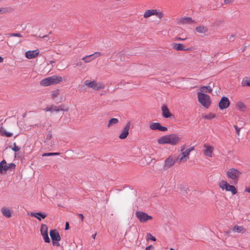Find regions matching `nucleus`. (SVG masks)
Masks as SVG:
<instances>
[{"mask_svg":"<svg viewBox=\"0 0 250 250\" xmlns=\"http://www.w3.org/2000/svg\"><path fill=\"white\" fill-rule=\"evenodd\" d=\"M180 138L176 134H171L161 137L158 140L159 144H168L171 145H175L179 142Z\"/></svg>","mask_w":250,"mask_h":250,"instance_id":"nucleus-1","label":"nucleus"},{"mask_svg":"<svg viewBox=\"0 0 250 250\" xmlns=\"http://www.w3.org/2000/svg\"><path fill=\"white\" fill-rule=\"evenodd\" d=\"M242 172L238 169L231 167L229 168L226 172V176L228 179L231 180L230 183L237 184Z\"/></svg>","mask_w":250,"mask_h":250,"instance_id":"nucleus-2","label":"nucleus"},{"mask_svg":"<svg viewBox=\"0 0 250 250\" xmlns=\"http://www.w3.org/2000/svg\"><path fill=\"white\" fill-rule=\"evenodd\" d=\"M197 95L199 103L206 108H208L211 104L210 97L202 92H197Z\"/></svg>","mask_w":250,"mask_h":250,"instance_id":"nucleus-3","label":"nucleus"},{"mask_svg":"<svg viewBox=\"0 0 250 250\" xmlns=\"http://www.w3.org/2000/svg\"><path fill=\"white\" fill-rule=\"evenodd\" d=\"M6 37L8 38L7 41V45L9 46H16L18 43H21V41H18L14 39H11V38L13 37L22 38L23 37V36L21 34L19 33H13L6 34Z\"/></svg>","mask_w":250,"mask_h":250,"instance_id":"nucleus-4","label":"nucleus"},{"mask_svg":"<svg viewBox=\"0 0 250 250\" xmlns=\"http://www.w3.org/2000/svg\"><path fill=\"white\" fill-rule=\"evenodd\" d=\"M219 186L222 190L230 191L232 195L236 194L237 192L235 187L233 185H229L227 181L224 180L220 181Z\"/></svg>","mask_w":250,"mask_h":250,"instance_id":"nucleus-5","label":"nucleus"},{"mask_svg":"<svg viewBox=\"0 0 250 250\" xmlns=\"http://www.w3.org/2000/svg\"><path fill=\"white\" fill-rule=\"evenodd\" d=\"M135 216L141 223H145L148 220H152L153 219V217L151 216L148 215L147 213L142 211H136L135 212Z\"/></svg>","mask_w":250,"mask_h":250,"instance_id":"nucleus-6","label":"nucleus"},{"mask_svg":"<svg viewBox=\"0 0 250 250\" xmlns=\"http://www.w3.org/2000/svg\"><path fill=\"white\" fill-rule=\"evenodd\" d=\"M49 234L52 241L53 245L57 247L60 246L59 241L61 240V237L58 231L56 229H51Z\"/></svg>","mask_w":250,"mask_h":250,"instance_id":"nucleus-7","label":"nucleus"},{"mask_svg":"<svg viewBox=\"0 0 250 250\" xmlns=\"http://www.w3.org/2000/svg\"><path fill=\"white\" fill-rule=\"evenodd\" d=\"M156 16L159 19H161L164 17L163 13L159 11L156 9H149L146 10L144 14V17L145 18H148L151 16Z\"/></svg>","mask_w":250,"mask_h":250,"instance_id":"nucleus-8","label":"nucleus"},{"mask_svg":"<svg viewBox=\"0 0 250 250\" xmlns=\"http://www.w3.org/2000/svg\"><path fill=\"white\" fill-rule=\"evenodd\" d=\"M16 165L14 163L7 164L5 160H3L0 162V173H2L9 169H15Z\"/></svg>","mask_w":250,"mask_h":250,"instance_id":"nucleus-9","label":"nucleus"},{"mask_svg":"<svg viewBox=\"0 0 250 250\" xmlns=\"http://www.w3.org/2000/svg\"><path fill=\"white\" fill-rule=\"evenodd\" d=\"M213 150L214 147L212 146L207 144L203 145V152L206 156L209 158L212 157Z\"/></svg>","mask_w":250,"mask_h":250,"instance_id":"nucleus-10","label":"nucleus"},{"mask_svg":"<svg viewBox=\"0 0 250 250\" xmlns=\"http://www.w3.org/2000/svg\"><path fill=\"white\" fill-rule=\"evenodd\" d=\"M44 110L46 112L50 111V112H58L60 111H67L68 109H64L62 107V105L56 106L54 104H52L49 106H47L44 109Z\"/></svg>","mask_w":250,"mask_h":250,"instance_id":"nucleus-11","label":"nucleus"},{"mask_svg":"<svg viewBox=\"0 0 250 250\" xmlns=\"http://www.w3.org/2000/svg\"><path fill=\"white\" fill-rule=\"evenodd\" d=\"M176 159L171 156H169L167 158L164 162L163 166L164 170H166L172 167L176 163Z\"/></svg>","mask_w":250,"mask_h":250,"instance_id":"nucleus-12","label":"nucleus"},{"mask_svg":"<svg viewBox=\"0 0 250 250\" xmlns=\"http://www.w3.org/2000/svg\"><path fill=\"white\" fill-rule=\"evenodd\" d=\"M194 147H191L186 149V150H184V151L182 152V157H178L180 162L187 161L189 159L188 155H189L190 152L194 150Z\"/></svg>","mask_w":250,"mask_h":250,"instance_id":"nucleus-13","label":"nucleus"},{"mask_svg":"<svg viewBox=\"0 0 250 250\" xmlns=\"http://www.w3.org/2000/svg\"><path fill=\"white\" fill-rule=\"evenodd\" d=\"M229 104L230 102L228 98L223 97L219 103V107L221 109H226L229 106Z\"/></svg>","mask_w":250,"mask_h":250,"instance_id":"nucleus-14","label":"nucleus"},{"mask_svg":"<svg viewBox=\"0 0 250 250\" xmlns=\"http://www.w3.org/2000/svg\"><path fill=\"white\" fill-rule=\"evenodd\" d=\"M130 127V123L128 122L123 129V130L120 134L119 137L121 139H124L127 137L129 134V130Z\"/></svg>","mask_w":250,"mask_h":250,"instance_id":"nucleus-15","label":"nucleus"},{"mask_svg":"<svg viewBox=\"0 0 250 250\" xmlns=\"http://www.w3.org/2000/svg\"><path fill=\"white\" fill-rule=\"evenodd\" d=\"M101 55V54L100 52H96L93 54L83 57L82 58V60L85 63H88L91 62L92 60H94L96 58L100 56Z\"/></svg>","mask_w":250,"mask_h":250,"instance_id":"nucleus-16","label":"nucleus"},{"mask_svg":"<svg viewBox=\"0 0 250 250\" xmlns=\"http://www.w3.org/2000/svg\"><path fill=\"white\" fill-rule=\"evenodd\" d=\"M39 53V51L38 49L34 50H29L25 52V56L26 58L28 59H31L35 58L36 56L38 55Z\"/></svg>","mask_w":250,"mask_h":250,"instance_id":"nucleus-17","label":"nucleus"},{"mask_svg":"<svg viewBox=\"0 0 250 250\" xmlns=\"http://www.w3.org/2000/svg\"><path fill=\"white\" fill-rule=\"evenodd\" d=\"M178 22L179 24L183 25L192 24L195 23V21L191 18L185 17L180 18Z\"/></svg>","mask_w":250,"mask_h":250,"instance_id":"nucleus-18","label":"nucleus"},{"mask_svg":"<svg viewBox=\"0 0 250 250\" xmlns=\"http://www.w3.org/2000/svg\"><path fill=\"white\" fill-rule=\"evenodd\" d=\"M162 116L165 118H170L172 116V114L169 112L167 106L164 104L162 106Z\"/></svg>","mask_w":250,"mask_h":250,"instance_id":"nucleus-19","label":"nucleus"},{"mask_svg":"<svg viewBox=\"0 0 250 250\" xmlns=\"http://www.w3.org/2000/svg\"><path fill=\"white\" fill-rule=\"evenodd\" d=\"M1 212L2 215L9 218L12 216V211L7 207H4L1 208Z\"/></svg>","mask_w":250,"mask_h":250,"instance_id":"nucleus-20","label":"nucleus"},{"mask_svg":"<svg viewBox=\"0 0 250 250\" xmlns=\"http://www.w3.org/2000/svg\"><path fill=\"white\" fill-rule=\"evenodd\" d=\"M171 45L172 48L177 51H187L188 50V48H185L184 45L182 43H173Z\"/></svg>","mask_w":250,"mask_h":250,"instance_id":"nucleus-21","label":"nucleus"},{"mask_svg":"<svg viewBox=\"0 0 250 250\" xmlns=\"http://www.w3.org/2000/svg\"><path fill=\"white\" fill-rule=\"evenodd\" d=\"M52 84H56L61 83L62 81V78L61 76L57 75H53L50 76Z\"/></svg>","mask_w":250,"mask_h":250,"instance_id":"nucleus-22","label":"nucleus"},{"mask_svg":"<svg viewBox=\"0 0 250 250\" xmlns=\"http://www.w3.org/2000/svg\"><path fill=\"white\" fill-rule=\"evenodd\" d=\"M30 216L36 218L39 221H41V218L44 219L47 216V215L45 213L39 212L37 213L31 212Z\"/></svg>","mask_w":250,"mask_h":250,"instance_id":"nucleus-23","label":"nucleus"},{"mask_svg":"<svg viewBox=\"0 0 250 250\" xmlns=\"http://www.w3.org/2000/svg\"><path fill=\"white\" fill-rule=\"evenodd\" d=\"M196 31L198 33L205 34L208 32V28L205 25H199L195 28Z\"/></svg>","mask_w":250,"mask_h":250,"instance_id":"nucleus-24","label":"nucleus"},{"mask_svg":"<svg viewBox=\"0 0 250 250\" xmlns=\"http://www.w3.org/2000/svg\"><path fill=\"white\" fill-rule=\"evenodd\" d=\"M40 84L43 86H47L49 85H53L50 77L42 79L40 82Z\"/></svg>","mask_w":250,"mask_h":250,"instance_id":"nucleus-25","label":"nucleus"},{"mask_svg":"<svg viewBox=\"0 0 250 250\" xmlns=\"http://www.w3.org/2000/svg\"><path fill=\"white\" fill-rule=\"evenodd\" d=\"M232 231L234 232L244 233L246 231V229L242 226L235 225L232 229Z\"/></svg>","mask_w":250,"mask_h":250,"instance_id":"nucleus-26","label":"nucleus"},{"mask_svg":"<svg viewBox=\"0 0 250 250\" xmlns=\"http://www.w3.org/2000/svg\"><path fill=\"white\" fill-rule=\"evenodd\" d=\"M236 107L238 109L241 111H244L246 109V105L241 101H239L236 103Z\"/></svg>","mask_w":250,"mask_h":250,"instance_id":"nucleus-27","label":"nucleus"},{"mask_svg":"<svg viewBox=\"0 0 250 250\" xmlns=\"http://www.w3.org/2000/svg\"><path fill=\"white\" fill-rule=\"evenodd\" d=\"M241 85L242 86H250V77H244L242 81Z\"/></svg>","mask_w":250,"mask_h":250,"instance_id":"nucleus-28","label":"nucleus"},{"mask_svg":"<svg viewBox=\"0 0 250 250\" xmlns=\"http://www.w3.org/2000/svg\"><path fill=\"white\" fill-rule=\"evenodd\" d=\"M95 81H90L89 80H87L84 81V83L88 87L92 88L94 90H95Z\"/></svg>","mask_w":250,"mask_h":250,"instance_id":"nucleus-29","label":"nucleus"},{"mask_svg":"<svg viewBox=\"0 0 250 250\" xmlns=\"http://www.w3.org/2000/svg\"><path fill=\"white\" fill-rule=\"evenodd\" d=\"M119 122V120L117 118H111L108 122L107 125V127L108 128L111 127V126L115 125L118 124Z\"/></svg>","mask_w":250,"mask_h":250,"instance_id":"nucleus-30","label":"nucleus"},{"mask_svg":"<svg viewBox=\"0 0 250 250\" xmlns=\"http://www.w3.org/2000/svg\"><path fill=\"white\" fill-rule=\"evenodd\" d=\"M201 92H208V93H211L212 91V89L211 87L209 86H202L200 88Z\"/></svg>","mask_w":250,"mask_h":250,"instance_id":"nucleus-31","label":"nucleus"},{"mask_svg":"<svg viewBox=\"0 0 250 250\" xmlns=\"http://www.w3.org/2000/svg\"><path fill=\"white\" fill-rule=\"evenodd\" d=\"M0 133L2 136H5L8 137H11L13 135L12 133L7 132L5 129L2 128L0 129Z\"/></svg>","mask_w":250,"mask_h":250,"instance_id":"nucleus-32","label":"nucleus"},{"mask_svg":"<svg viewBox=\"0 0 250 250\" xmlns=\"http://www.w3.org/2000/svg\"><path fill=\"white\" fill-rule=\"evenodd\" d=\"M160 124L159 123H152L150 124L149 127L152 130H159Z\"/></svg>","mask_w":250,"mask_h":250,"instance_id":"nucleus-33","label":"nucleus"},{"mask_svg":"<svg viewBox=\"0 0 250 250\" xmlns=\"http://www.w3.org/2000/svg\"><path fill=\"white\" fill-rule=\"evenodd\" d=\"M105 87V85L102 83H95V90H98L101 89H104Z\"/></svg>","mask_w":250,"mask_h":250,"instance_id":"nucleus-34","label":"nucleus"},{"mask_svg":"<svg viewBox=\"0 0 250 250\" xmlns=\"http://www.w3.org/2000/svg\"><path fill=\"white\" fill-rule=\"evenodd\" d=\"M41 234L48 233V227H47V225H44V224L41 225Z\"/></svg>","mask_w":250,"mask_h":250,"instance_id":"nucleus-35","label":"nucleus"},{"mask_svg":"<svg viewBox=\"0 0 250 250\" xmlns=\"http://www.w3.org/2000/svg\"><path fill=\"white\" fill-rule=\"evenodd\" d=\"M149 240H152L153 241H156V239L150 233H146V241H148Z\"/></svg>","mask_w":250,"mask_h":250,"instance_id":"nucleus-36","label":"nucleus"},{"mask_svg":"<svg viewBox=\"0 0 250 250\" xmlns=\"http://www.w3.org/2000/svg\"><path fill=\"white\" fill-rule=\"evenodd\" d=\"M44 241L46 243H49L50 242V238L48 236V233H43L42 234Z\"/></svg>","mask_w":250,"mask_h":250,"instance_id":"nucleus-37","label":"nucleus"},{"mask_svg":"<svg viewBox=\"0 0 250 250\" xmlns=\"http://www.w3.org/2000/svg\"><path fill=\"white\" fill-rule=\"evenodd\" d=\"M60 154V153L59 152L44 153L42 154V156H55V155H59Z\"/></svg>","mask_w":250,"mask_h":250,"instance_id":"nucleus-38","label":"nucleus"},{"mask_svg":"<svg viewBox=\"0 0 250 250\" xmlns=\"http://www.w3.org/2000/svg\"><path fill=\"white\" fill-rule=\"evenodd\" d=\"M204 117L206 119L210 120L214 118L215 117V115L212 113H209L208 114L206 115Z\"/></svg>","mask_w":250,"mask_h":250,"instance_id":"nucleus-39","label":"nucleus"},{"mask_svg":"<svg viewBox=\"0 0 250 250\" xmlns=\"http://www.w3.org/2000/svg\"><path fill=\"white\" fill-rule=\"evenodd\" d=\"M51 138H52V134L51 132H49L46 135V139L44 141V142L45 143L47 142L51 139Z\"/></svg>","mask_w":250,"mask_h":250,"instance_id":"nucleus-40","label":"nucleus"},{"mask_svg":"<svg viewBox=\"0 0 250 250\" xmlns=\"http://www.w3.org/2000/svg\"><path fill=\"white\" fill-rule=\"evenodd\" d=\"M14 146L13 147H12V149L14 151H15V152H17L18 151H19L20 150V148L18 146H17L16 145V143H14V144H13Z\"/></svg>","mask_w":250,"mask_h":250,"instance_id":"nucleus-41","label":"nucleus"},{"mask_svg":"<svg viewBox=\"0 0 250 250\" xmlns=\"http://www.w3.org/2000/svg\"><path fill=\"white\" fill-rule=\"evenodd\" d=\"M159 130L165 132L167 130V128L166 126H162L161 124H160Z\"/></svg>","mask_w":250,"mask_h":250,"instance_id":"nucleus-42","label":"nucleus"},{"mask_svg":"<svg viewBox=\"0 0 250 250\" xmlns=\"http://www.w3.org/2000/svg\"><path fill=\"white\" fill-rule=\"evenodd\" d=\"M233 127H234V128H235V129L236 130V133H237V135L239 136L240 135V132L241 128H239L236 125H234Z\"/></svg>","mask_w":250,"mask_h":250,"instance_id":"nucleus-43","label":"nucleus"},{"mask_svg":"<svg viewBox=\"0 0 250 250\" xmlns=\"http://www.w3.org/2000/svg\"><path fill=\"white\" fill-rule=\"evenodd\" d=\"M235 36L234 35H231L228 38L229 41L232 42L234 41Z\"/></svg>","mask_w":250,"mask_h":250,"instance_id":"nucleus-44","label":"nucleus"},{"mask_svg":"<svg viewBox=\"0 0 250 250\" xmlns=\"http://www.w3.org/2000/svg\"><path fill=\"white\" fill-rule=\"evenodd\" d=\"M154 248L152 245H150L148 247H146V250H154Z\"/></svg>","mask_w":250,"mask_h":250,"instance_id":"nucleus-45","label":"nucleus"},{"mask_svg":"<svg viewBox=\"0 0 250 250\" xmlns=\"http://www.w3.org/2000/svg\"><path fill=\"white\" fill-rule=\"evenodd\" d=\"M233 0H225L224 3L225 4H229L232 2Z\"/></svg>","mask_w":250,"mask_h":250,"instance_id":"nucleus-46","label":"nucleus"},{"mask_svg":"<svg viewBox=\"0 0 250 250\" xmlns=\"http://www.w3.org/2000/svg\"><path fill=\"white\" fill-rule=\"evenodd\" d=\"M186 40V38H181L180 37H176L175 38V40L176 41H184Z\"/></svg>","mask_w":250,"mask_h":250,"instance_id":"nucleus-47","label":"nucleus"},{"mask_svg":"<svg viewBox=\"0 0 250 250\" xmlns=\"http://www.w3.org/2000/svg\"><path fill=\"white\" fill-rule=\"evenodd\" d=\"M6 12V10L4 8H0V14L4 13Z\"/></svg>","mask_w":250,"mask_h":250,"instance_id":"nucleus-48","label":"nucleus"},{"mask_svg":"<svg viewBox=\"0 0 250 250\" xmlns=\"http://www.w3.org/2000/svg\"><path fill=\"white\" fill-rule=\"evenodd\" d=\"M82 62H78L76 63H74V67L76 66H81L82 65Z\"/></svg>","mask_w":250,"mask_h":250,"instance_id":"nucleus-49","label":"nucleus"},{"mask_svg":"<svg viewBox=\"0 0 250 250\" xmlns=\"http://www.w3.org/2000/svg\"><path fill=\"white\" fill-rule=\"evenodd\" d=\"M69 224H68V222H66V223H65V230H67V229H69Z\"/></svg>","mask_w":250,"mask_h":250,"instance_id":"nucleus-50","label":"nucleus"},{"mask_svg":"<svg viewBox=\"0 0 250 250\" xmlns=\"http://www.w3.org/2000/svg\"><path fill=\"white\" fill-rule=\"evenodd\" d=\"M78 216L80 217V218L81 219V220L82 221H83V216L82 214H78Z\"/></svg>","mask_w":250,"mask_h":250,"instance_id":"nucleus-51","label":"nucleus"},{"mask_svg":"<svg viewBox=\"0 0 250 250\" xmlns=\"http://www.w3.org/2000/svg\"><path fill=\"white\" fill-rule=\"evenodd\" d=\"M245 191L250 193V187H248L245 189Z\"/></svg>","mask_w":250,"mask_h":250,"instance_id":"nucleus-52","label":"nucleus"},{"mask_svg":"<svg viewBox=\"0 0 250 250\" xmlns=\"http://www.w3.org/2000/svg\"><path fill=\"white\" fill-rule=\"evenodd\" d=\"M185 146H183L181 147V152H183L185 150Z\"/></svg>","mask_w":250,"mask_h":250,"instance_id":"nucleus-53","label":"nucleus"},{"mask_svg":"<svg viewBox=\"0 0 250 250\" xmlns=\"http://www.w3.org/2000/svg\"><path fill=\"white\" fill-rule=\"evenodd\" d=\"M57 93H53V94H52V97L53 98H55L56 97H57Z\"/></svg>","mask_w":250,"mask_h":250,"instance_id":"nucleus-54","label":"nucleus"},{"mask_svg":"<svg viewBox=\"0 0 250 250\" xmlns=\"http://www.w3.org/2000/svg\"><path fill=\"white\" fill-rule=\"evenodd\" d=\"M96 233H95V234H92V238L94 239H95V237H96Z\"/></svg>","mask_w":250,"mask_h":250,"instance_id":"nucleus-55","label":"nucleus"},{"mask_svg":"<svg viewBox=\"0 0 250 250\" xmlns=\"http://www.w3.org/2000/svg\"><path fill=\"white\" fill-rule=\"evenodd\" d=\"M3 61V58L0 56V62H2Z\"/></svg>","mask_w":250,"mask_h":250,"instance_id":"nucleus-56","label":"nucleus"},{"mask_svg":"<svg viewBox=\"0 0 250 250\" xmlns=\"http://www.w3.org/2000/svg\"><path fill=\"white\" fill-rule=\"evenodd\" d=\"M54 62H55V61H50V63L51 64H52V63H54Z\"/></svg>","mask_w":250,"mask_h":250,"instance_id":"nucleus-57","label":"nucleus"},{"mask_svg":"<svg viewBox=\"0 0 250 250\" xmlns=\"http://www.w3.org/2000/svg\"><path fill=\"white\" fill-rule=\"evenodd\" d=\"M169 250H174L172 248H170Z\"/></svg>","mask_w":250,"mask_h":250,"instance_id":"nucleus-58","label":"nucleus"},{"mask_svg":"<svg viewBox=\"0 0 250 250\" xmlns=\"http://www.w3.org/2000/svg\"><path fill=\"white\" fill-rule=\"evenodd\" d=\"M2 1V0H0V2H1Z\"/></svg>","mask_w":250,"mask_h":250,"instance_id":"nucleus-59","label":"nucleus"}]
</instances>
